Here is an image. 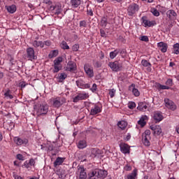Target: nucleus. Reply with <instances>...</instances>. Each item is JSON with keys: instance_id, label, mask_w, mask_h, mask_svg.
Masks as SVG:
<instances>
[{"instance_id": "52", "label": "nucleus", "mask_w": 179, "mask_h": 179, "mask_svg": "<svg viewBox=\"0 0 179 179\" xmlns=\"http://www.w3.org/2000/svg\"><path fill=\"white\" fill-rule=\"evenodd\" d=\"M22 167H24L25 169H31V166H30V164H29V162H27V161H26L25 162H24V164L22 165Z\"/></svg>"}, {"instance_id": "40", "label": "nucleus", "mask_w": 179, "mask_h": 179, "mask_svg": "<svg viewBox=\"0 0 179 179\" xmlns=\"http://www.w3.org/2000/svg\"><path fill=\"white\" fill-rule=\"evenodd\" d=\"M76 85H77L78 87H80V89H83L85 83H83V80H78L76 81Z\"/></svg>"}, {"instance_id": "6", "label": "nucleus", "mask_w": 179, "mask_h": 179, "mask_svg": "<svg viewBox=\"0 0 179 179\" xmlns=\"http://www.w3.org/2000/svg\"><path fill=\"white\" fill-rule=\"evenodd\" d=\"M77 178L78 179H86L87 178V174L86 173V169L83 166H78L76 171Z\"/></svg>"}, {"instance_id": "26", "label": "nucleus", "mask_w": 179, "mask_h": 179, "mask_svg": "<svg viewBox=\"0 0 179 179\" xmlns=\"http://www.w3.org/2000/svg\"><path fill=\"white\" fill-rule=\"evenodd\" d=\"M155 87H157V89H158V90H169L170 89V87L166 86V85H163L160 83H156Z\"/></svg>"}, {"instance_id": "25", "label": "nucleus", "mask_w": 179, "mask_h": 179, "mask_svg": "<svg viewBox=\"0 0 179 179\" xmlns=\"http://www.w3.org/2000/svg\"><path fill=\"white\" fill-rule=\"evenodd\" d=\"M64 162H65V158L58 157L54 162V167H57V166H61Z\"/></svg>"}, {"instance_id": "41", "label": "nucleus", "mask_w": 179, "mask_h": 179, "mask_svg": "<svg viewBox=\"0 0 179 179\" xmlns=\"http://www.w3.org/2000/svg\"><path fill=\"white\" fill-rule=\"evenodd\" d=\"M10 93V90H8L4 94L5 97H8L10 99H13V95H11Z\"/></svg>"}, {"instance_id": "48", "label": "nucleus", "mask_w": 179, "mask_h": 179, "mask_svg": "<svg viewBox=\"0 0 179 179\" xmlns=\"http://www.w3.org/2000/svg\"><path fill=\"white\" fill-rule=\"evenodd\" d=\"M28 163L31 167H34V166L36 165V161L33 158L30 159Z\"/></svg>"}, {"instance_id": "4", "label": "nucleus", "mask_w": 179, "mask_h": 179, "mask_svg": "<svg viewBox=\"0 0 179 179\" xmlns=\"http://www.w3.org/2000/svg\"><path fill=\"white\" fill-rule=\"evenodd\" d=\"M51 101H52L53 107H55L56 108H59V107H61L62 104L66 103V99H65V98L64 97L57 96L56 98H52Z\"/></svg>"}, {"instance_id": "45", "label": "nucleus", "mask_w": 179, "mask_h": 179, "mask_svg": "<svg viewBox=\"0 0 179 179\" xmlns=\"http://www.w3.org/2000/svg\"><path fill=\"white\" fill-rule=\"evenodd\" d=\"M49 55L51 58H54V57H57V55H58V50H52V52H50Z\"/></svg>"}, {"instance_id": "19", "label": "nucleus", "mask_w": 179, "mask_h": 179, "mask_svg": "<svg viewBox=\"0 0 179 179\" xmlns=\"http://www.w3.org/2000/svg\"><path fill=\"white\" fill-rule=\"evenodd\" d=\"M31 44L34 48H44V42L43 41L35 40L31 42Z\"/></svg>"}, {"instance_id": "62", "label": "nucleus", "mask_w": 179, "mask_h": 179, "mask_svg": "<svg viewBox=\"0 0 179 179\" xmlns=\"http://www.w3.org/2000/svg\"><path fill=\"white\" fill-rule=\"evenodd\" d=\"M157 125H152L150 126V129H152V131H154V132L156 131V128H157Z\"/></svg>"}, {"instance_id": "23", "label": "nucleus", "mask_w": 179, "mask_h": 179, "mask_svg": "<svg viewBox=\"0 0 179 179\" xmlns=\"http://www.w3.org/2000/svg\"><path fill=\"white\" fill-rule=\"evenodd\" d=\"M99 155H101V150L98 148L91 149V157H96L99 156Z\"/></svg>"}, {"instance_id": "51", "label": "nucleus", "mask_w": 179, "mask_h": 179, "mask_svg": "<svg viewBox=\"0 0 179 179\" xmlns=\"http://www.w3.org/2000/svg\"><path fill=\"white\" fill-rule=\"evenodd\" d=\"M109 95L110 96L111 99H113V97H114V96H115V90L112 89L109 91Z\"/></svg>"}, {"instance_id": "17", "label": "nucleus", "mask_w": 179, "mask_h": 179, "mask_svg": "<svg viewBox=\"0 0 179 179\" xmlns=\"http://www.w3.org/2000/svg\"><path fill=\"white\" fill-rule=\"evenodd\" d=\"M99 113H101V108H100V106L95 104L94 108L91 109L90 115H96V114H99Z\"/></svg>"}, {"instance_id": "18", "label": "nucleus", "mask_w": 179, "mask_h": 179, "mask_svg": "<svg viewBox=\"0 0 179 179\" xmlns=\"http://www.w3.org/2000/svg\"><path fill=\"white\" fill-rule=\"evenodd\" d=\"M157 46L162 52H167V48H169L167 43L159 42L157 43Z\"/></svg>"}, {"instance_id": "8", "label": "nucleus", "mask_w": 179, "mask_h": 179, "mask_svg": "<svg viewBox=\"0 0 179 179\" xmlns=\"http://www.w3.org/2000/svg\"><path fill=\"white\" fill-rule=\"evenodd\" d=\"M84 70L87 75L88 78H93L94 76V72L93 71V67L90 64H85L84 65Z\"/></svg>"}, {"instance_id": "44", "label": "nucleus", "mask_w": 179, "mask_h": 179, "mask_svg": "<svg viewBox=\"0 0 179 179\" xmlns=\"http://www.w3.org/2000/svg\"><path fill=\"white\" fill-rule=\"evenodd\" d=\"M132 93H133V94H134V96L136 97H138V96H140V94H141V92H139V90H138V89H136V88L133 89Z\"/></svg>"}, {"instance_id": "29", "label": "nucleus", "mask_w": 179, "mask_h": 179, "mask_svg": "<svg viewBox=\"0 0 179 179\" xmlns=\"http://www.w3.org/2000/svg\"><path fill=\"white\" fill-rule=\"evenodd\" d=\"M66 78H68V75H66V73H61L58 74V77L57 79L59 80V82H64V80H65Z\"/></svg>"}, {"instance_id": "63", "label": "nucleus", "mask_w": 179, "mask_h": 179, "mask_svg": "<svg viewBox=\"0 0 179 179\" xmlns=\"http://www.w3.org/2000/svg\"><path fill=\"white\" fill-rule=\"evenodd\" d=\"M87 15H89L90 16H93V10H87Z\"/></svg>"}, {"instance_id": "64", "label": "nucleus", "mask_w": 179, "mask_h": 179, "mask_svg": "<svg viewBox=\"0 0 179 179\" xmlns=\"http://www.w3.org/2000/svg\"><path fill=\"white\" fill-rule=\"evenodd\" d=\"M14 178L15 179H23V178H22L20 176H19V175H15V176H14Z\"/></svg>"}, {"instance_id": "55", "label": "nucleus", "mask_w": 179, "mask_h": 179, "mask_svg": "<svg viewBox=\"0 0 179 179\" xmlns=\"http://www.w3.org/2000/svg\"><path fill=\"white\" fill-rule=\"evenodd\" d=\"M124 170H126V171H131V170H132V166H131L129 164H127L124 166Z\"/></svg>"}, {"instance_id": "9", "label": "nucleus", "mask_w": 179, "mask_h": 179, "mask_svg": "<svg viewBox=\"0 0 179 179\" xmlns=\"http://www.w3.org/2000/svg\"><path fill=\"white\" fill-rule=\"evenodd\" d=\"M108 66H110V68L115 72H118V71H121V69L122 68V66L120 64V62H118V61L109 62Z\"/></svg>"}, {"instance_id": "32", "label": "nucleus", "mask_w": 179, "mask_h": 179, "mask_svg": "<svg viewBox=\"0 0 179 179\" xmlns=\"http://www.w3.org/2000/svg\"><path fill=\"white\" fill-rule=\"evenodd\" d=\"M55 13L56 15H59V13L62 12V6L61 4L55 5Z\"/></svg>"}, {"instance_id": "43", "label": "nucleus", "mask_w": 179, "mask_h": 179, "mask_svg": "<svg viewBox=\"0 0 179 179\" xmlns=\"http://www.w3.org/2000/svg\"><path fill=\"white\" fill-rule=\"evenodd\" d=\"M165 85L168 86V87H171V86H173V79L169 78L165 83Z\"/></svg>"}, {"instance_id": "57", "label": "nucleus", "mask_w": 179, "mask_h": 179, "mask_svg": "<svg viewBox=\"0 0 179 179\" xmlns=\"http://www.w3.org/2000/svg\"><path fill=\"white\" fill-rule=\"evenodd\" d=\"M17 159H18V160H24V157L21 154H18L17 155Z\"/></svg>"}, {"instance_id": "46", "label": "nucleus", "mask_w": 179, "mask_h": 179, "mask_svg": "<svg viewBox=\"0 0 179 179\" xmlns=\"http://www.w3.org/2000/svg\"><path fill=\"white\" fill-rule=\"evenodd\" d=\"M128 107L129 108H130V110H134V108L136 107V103H135V102H129L128 104Z\"/></svg>"}, {"instance_id": "12", "label": "nucleus", "mask_w": 179, "mask_h": 179, "mask_svg": "<svg viewBox=\"0 0 179 179\" xmlns=\"http://www.w3.org/2000/svg\"><path fill=\"white\" fill-rule=\"evenodd\" d=\"M141 20H142L145 27H152V26H155V24H156V21L148 20V17L146 16L142 17Z\"/></svg>"}, {"instance_id": "27", "label": "nucleus", "mask_w": 179, "mask_h": 179, "mask_svg": "<svg viewBox=\"0 0 179 179\" xmlns=\"http://www.w3.org/2000/svg\"><path fill=\"white\" fill-rule=\"evenodd\" d=\"M82 3V0H71V5L73 8H78Z\"/></svg>"}, {"instance_id": "31", "label": "nucleus", "mask_w": 179, "mask_h": 179, "mask_svg": "<svg viewBox=\"0 0 179 179\" xmlns=\"http://www.w3.org/2000/svg\"><path fill=\"white\" fill-rule=\"evenodd\" d=\"M148 117L147 116H143L141 117L140 120H138V125H141V127H145L146 125V122L145 120H147Z\"/></svg>"}, {"instance_id": "15", "label": "nucleus", "mask_w": 179, "mask_h": 179, "mask_svg": "<svg viewBox=\"0 0 179 179\" xmlns=\"http://www.w3.org/2000/svg\"><path fill=\"white\" fill-rule=\"evenodd\" d=\"M153 120L155 121V122H160V121H162L163 115L162 114V112H159V111L154 112Z\"/></svg>"}, {"instance_id": "36", "label": "nucleus", "mask_w": 179, "mask_h": 179, "mask_svg": "<svg viewBox=\"0 0 179 179\" xmlns=\"http://www.w3.org/2000/svg\"><path fill=\"white\" fill-rule=\"evenodd\" d=\"M60 47L63 50H69V45H68L66 41H62L60 44Z\"/></svg>"}, {"instance_id": "42", "label": "nucleus", "mask_w": 179, "mask_h": 179, "mask_svg": "<svg viewBox=\"0 0 179 179\" xmlns=\"http://www.w3.org/2000/svg\"><path fill=\"white\" fill-rule=\"evenodd\" d=\"M154 134H155L156 135H160V134H162V127H160V126H157V127L155 128V131H154Z\"/></svg>"}, {"instance_id": "33", "label": "nucleus", "mask_w": 179, "mask_h": 179, "mask_svg": "<svg viewBox=\"0 0 179 179\" xmlns=\"http://www.w3.org/2000/svg\"><path fill=\"white\" fill-rule=\"evenodd\" d=\"M127 125L128 124L127 123V122L124 120L120 121L117 123V126L119 127V128H120V129H125Z\"/></svg>"}, {"instance_id": "37", "label": "nucleus", "mask_w": 179, "mask_h": 179, "mask_svg": "<svg viewBox=\"0 0 179 179\" xmlns=\"http://www.w3.org/2000/svg\"><path fill=\"white\" fill-rule=\"evenodd\" d=\"M173 53L176 55L179 54V43H176L173 45Z\"/></svg>"}, {"instance_id": "3", "label": "nucleus", "mask_w": 179, "mask_h": 179, "mask_svg": "<svg viewBox=\"0 0 179 179\" xmlns=\"http://www.w3.org/2000/svg\"><path fill=\"white\" fill-rule=\"evenodd\" d=\"M139 11V5L133 3L130 4L127 8L128 16L134 17L136 15V13Z\"/></svg>"}, {"instance_id": "7", "label": "nucleus", "mask_w": 179, "mask_h": 179, "mask_svg": "<svg viewBox=\"0 0 179 179\" xmlns=\"http://www.w3.org/2000/svg\"><path fill=\"white\" fill-rule=\"evenodd\" d=\"M27 58L29 61H33L37 59V56H36V52H34V48H27L26 50Z\"/></svg>"}, {"instance_id": "13", "label": "nucleus", "mask_w": 179, "mask_h": 179, "mask_svg": "<svg viewBox=\"0 0 179 179\" xmlns=\"http://www.w3.org/2000/svg\"><path fill=\"white\" fill-rule=\"evenodd\" d=\"M14 142L17 145V146H22V145H27V143H29V141L27 139H22L19 137H15Z\"/></svg>"}, {"instance_id": "50", "label": "nucleus", "mask_w": 179, "mask_h": 179, "mask_svg": "<svg viewBox=\"0 0 179 179\" xmlns=\"http://www.w3.org/2000/svg\"><path fill=\"white\" fill-rule=\"evenodd\" d=\"M19 86H20V87H21V89H24V87H26V86H27V83H26V82H24V81H21L19 83Z\"/></svg>"}, {"instance_id": "24", "label": "nucleus", "mask_w": 179, "mask_h": 179, "mask_svg": "<svg viewBox=\"0 0 179 179\" xmlns=\"http://www.w3.org/2000/svg\"><path fill=\"white\" fill-rule=\"evenodd\" d=\"M6 9L9 13H15V12H16V5L12 4L11 6H6Z\"/></svg>"}, {"instance_id": "14", "label": "nucleus", "mask_w": 179, "mask_h": 179, "mask_svg": "<svg viewBox=\"0 0 179 179\" xmlns=\"http://www.w3.org/2000/svg\"><path fill=\"white\" fill-rule=\"evenodd\" d=\"M88 97L89 94L80 93L73 98V101L74 103H78V101H80V100H86V99H87Z\"/></svg>"}, {"instance_id": "54", "label": "nucleus", "mask_w": 179, "mask_h": 179, "mask_svg": "<svg viewBox=\"0 0 179 179\" xmlns=\"http://www.w3.org/2000/svg\"><path fill=\"white\" fill-rule=\"evenodd\" d=\"M73 51H79V44H75L72 46Z\"/></svg>"}, {"instance_id": "60", "label": "nucleus", "mask_w": 179, "mask_h": 179, "mask_svg": "<svg viewBox=\"0 0 179 179\" xmlns=\"http://www.w3.org/2000/svg\"><path fill=\"white\" fill-rule=\"evenodd\" d=\"M44 45H47V47H50V45H51V41H46L45 42H43Z\"/></svg>"}, {"instance_id": "2", "label": "nucleus", "mask_w": 179, "mask_h": 179, "mask_svg": "<svg viewBox=\"0 0 179 179\" xmlns=\"http://www.w3.org/2000/svg\"><path fill=\"white\" fill-rule=\"evenodd\" d=\"M62 61H63V59L61 57L56 58L53 61V65H52L54 68L52 70L53 73H58V72L62 69V64H61Z\"/></svg>"}, {"instance_id": "28", "label": "nucleus", "mask_w": 179, "mask_h": 179, "mask_svg": "<svg viewBox=\"0 0 179 179\" xmlns=\"http://www.w3.org/2000/svg\"><path fill=\"white\" fill-rule=\"evenodd\" d=\"M148 108V106H146V103L143 102L138 103V106L137 107V110H139L140 111H145Z\"/></svg>"}, {"instance_id": "11", "label": "nucleus", "mask_w": 179, "mask_h": 179, "mask_svg": "<svg viewBox=\"0 0 179 179\" xmlns=\"http://www.w3.org/2000/svg\"><path fill=\"white\" fill-rule=\"evenodd\" d=\"M47 113H48V105L46 103L41 104L37 111L38 115H43V114H47Z\"/></svg>"}, {"instance_id": "49", "label": "nucleus", "mask_w": 179, "mask_h": 179, "mask_svg": "<svg viewBox=\"0 0 179 179\" xmlns=\"http://www.w3.org/2000/svg\"><path fill=\"white\" fill-rule=\"evenodd\" d=\"M87 22L85 20H83L80 22V27H87Z\"/></svg>"}, {"instance_id": "34", "label": "nucleus", "mask_w": 179, "mask_h": 179, "mask_svg": "<svg viewBox=\"0 0 179 179\" xmlns=\"http://www.w3.org/2000/svg\"><path fill=\"white\" fill-rule=\"evenodd\" d=\"M120 54V50H115L113 52H110V59H114V58H115V57H117V55Z\"/></svg>"}, {"instance_id": "16", "label": "nucleus", "mask_w": 179, "mask_h": 179, "mask_svg": "<svg viewBox=\"0 0 179 179\" xmlns=\"http://www.w3.org/2000/svg\"><path fill=\"white\" fill-rule=\"evenodd\" d=\"M76 69V63L75 62L69 61L66 67V71L73 72Z\"/></svg>"}, {"instance_id": "5", "label": "nucleus", "mask_w": 179, "mask_h": 179, "mask_svg": "<svg viewBox=\"0 0 179 179\" xmlns=\"http://www.w3.org/2000/svg\"><path fill=\"white\" fill-rule=\"evenodd\" d=\"M150 130H145L142 135V141L145 146H150Z\"/></svg>"}, {"instance_id": "58", "label": "nucleus", "mask_w": 179, "mask_h": 179, "mask_svg": "<svg viewBox=\"0 0 179 179\" xmlns=\"http://www.w3.org/2000/svg\"><path fill=\"white\" fill-rule=\"evenodd\" d=\"M100 34L101 37H106V31L103 29H100Z\"/></svg>"}, {"instance_id": "20", "label": "nucleus", "mask_w": 179, "mask_h": 179, "mask_svg": "<svg viewBox=\"0 0 179 179\" xmlns=\"http://www.w3.org/2000/svg\"><path fill=\"white\" fill-rule=\"evenodd\" d=\"M138 178V169H134L131 173L126 176V179H137Z\"/></svg>"}, {"instance_id": "59", "label": "nucleus", "mask_w": 179, "mask_h": 179, "mask_svg": "<svg viewBox=\"0 0 179 179\" xmlns=\"http://www.w3.org/2000/svg\"><path fill=\"white\" fill-rule=\"evenodd\" d=\"M124 141H129L131 139V134H128L127 136L124 137Z\"/></svg>"}, {"instance_id": "56", "label": "nucleus", "mask_w": 179, "mask_h": 179, "mask_svg": "<svg viewBox=\"0 0 179 179\" xmlns=\"http://www.w3.org/2000/svg\"><path fill=\"white\" fill-rule=\"evenodd\" d=\"M92 92H94L96 90H97V85L93 84L92 88H91Z\"/></svg>"}, {"instance_id": "39", "label": "nucleus", "mask_w": 179, "mask_h": 179, "mask_svg": "<svg viewBox=\"0 0 179 179\" xmlns=\"http://www.w3.org/2000/svg\"><path fill=\"white\" fill-rule=\"evenodd\" d=\"M45 3H48V5H49V10L52 11V10H55V6L52 5V2H51V1H45Z\"/></svg>"}, {"instance_id": "38", "label": "nucleus", "mask_w": 179, "mask_h": 179, "mask_svg": "<svg viewBox=\"0 0 179 179\" xmlns=\"http://www.w3.org/2000/svg\"><path fill=\"white\" fill-rule=\"evenodd\" d=\"M101 26L102 27H106V26H107V17H102L101 20Z\"/></svg>"}, {"instance_id": "10", "label": "nucleus", "mask_w": 179, "mask_h": 179, "mask_svg": "<svg viewBox=\"0 0 179 179\" xmlns=\"http://www.w3.org/2000/svg\"><path fill=\"white\" fill-rule=\"evenodd\" d=\"M164 103L166 108H169V110H171L172 111H175V110H177V106H176V103L173 102V101L166 98L164 99Z\"/></svg>"}, {"instance_id": "1", "label": "nucleus", "mask_w": 179, "mask_h": 179, "mask_svg": "<svg viewBox=\"0 0 179 179\" xmlns=\"http://www.w3.org/2000/svg\"><path fill=\"white\" fill-rule=\"evenodd\" d=\"M108 173L105 169H94L90 174V179H104Z\"/></svg>"}, {"instance_id": "30", "label": "nucleus", "mask_w": 179, "mask_h": 179, "mask_svg": "<svg viewBox=\"0 0 179 179\" xmlns=\"http://www.w3.org/2000/svg\"><path fill=\"white\" fill-rule=\"evenodd\" d=\"M86 146H87L86 141L82 140L78 142V149H85Z\"/></svg>"}, {"instance_id": "61", "label": "nucleus", "mask_w": 179, "mask_h": 179, "mask_svg": "<svg viewBox=\"0 0 179 179\" xmlns=\"http://www.w3.org/2000/svg\"><path fill=\"white\" fill-rule=\"evenodd\" d=\"M99 57H100V59H104V52H103V51H101L99 52Z\"/></svg>"}, {"instance_id": "47", "label": "nucleus", "mask_w": 179, "mask_h": 179, "mask_svg": "<svg viewBox=\"0 0 179 179\" xmlns=\"http://www.w3.org/2000/svg\"><path fill=\"white\" fill-rule=\"evenodd\" d=\"M152 13L154 15V16H159L160 15V13H159V10H157V9L155 8H153L152 10H151Z\"/></svg>"}, {"instance_id": "22", "label": "nucleus", "mask_w": 179, "mask_h": 179, "mask_svg": "<svg viewBox=\"0 0 179 179\" xmlns=\"http://www.w3.org/2000/svg\"><path fill=\"white\" fill-rule=\"evenodd\" d=\"M166 15L169 19L174 20L177 17V13L174 10H169L167 11Z\"/></svg>"}, {"instance_id": "53", "label": "nucleus", "mask_w": 179, "mask_h": 179, "mask_svg": "<svg viewBox=\"0 0 179 179\" xmlns=\"http://www.w3.org/2000/svg\"><path fill=\"white\" fill-rule=\"evenodd\" d=\"M140 40L141 41H145V43H148L149 41V38L146 36H143L141 37Z\"/></svg>"}, {"instance_id": "21", "label": "nucleus", "mask_w": 179, "mask_h": 179, "mask_svg": "<svg viewBox=\"0 0 179 179\" xmlns=\"http://www.w3.org/2000/svg\"><path fill=\"white\" fill-rule=\"evenodd\" d=\"M120 150L122 153H124V155L129 153V145L125 143H122L120 145Z\"/></svg>"}, {"instance_id": "35", "label": "nucleus", "mask_w": 179, "mask_h": 179, "mask_svg": "<svg viewBox=\"0 0 179 179\" xmlns=\"http://www.w3.org/2000/svg\"><path fill=\"white\" fill-rule=\"evenodd\" d=\"M141 65H143V66H145V68H149L152 66V64H150V62H148V60L146 59H143L141 61Z\"/></svg>"}]
</instances>
